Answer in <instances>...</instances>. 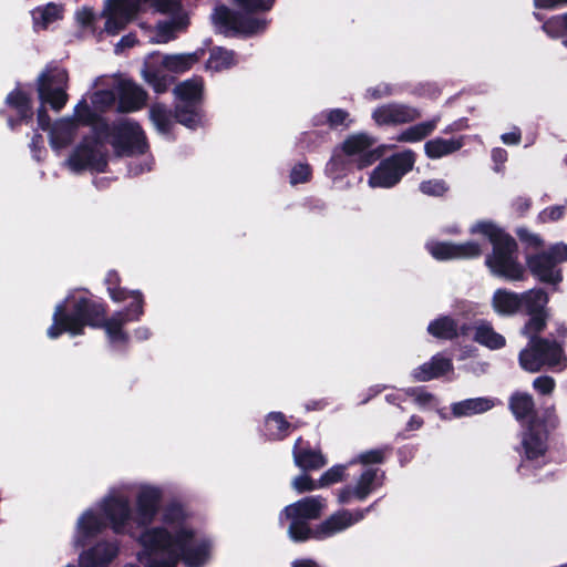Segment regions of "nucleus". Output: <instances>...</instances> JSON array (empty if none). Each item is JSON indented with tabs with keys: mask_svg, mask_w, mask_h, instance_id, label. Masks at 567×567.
Segmentation results:
<instances>
[{
	"mask_svg": "<svg viewBox=\"0 0 567 567\" xmlns=\"http://www.w3.org/2000/svg\"><path fill=\"white\" fill-rule=\"evenodd\" d=\"M7 103L17 111L21 118H27L32 115L30 97L20 89H16L7 96Z\"/></svg>",
	"mask_w": 567,
	"mask_h": 567,
	"instance_id": "79ce46f5",
	"label": "nucleus"
},
{
	"mask_svg": "<svg viewBox=\"0 0 567 567\" xmlns=\"http://www.w3.org/2000/svg\"><path fill=\"white\" fill-rule=\"evenodd\" d=\"M204 83L199 78L186 80L174 89L176 100L175 117L188 128L202 124V116L196 105L202 101Z\"/></svg>",
	"mask_w": 567,
	"mask_h": 567,
	"instance_id": "39448f33",
	"label": "nucleus"
},
{
	"mask_svg": "<svg viewBox=\"0 0 567 567\" xmlns=\"http://www.w3.org/2000/svg\"><path fill=\"white\" fill-rule=\"evenodd\" d=\"M519 293L507 289H497L492 297V307L501 316H512L520 309Z\"/></svg>",
	"mask_w": 567,
	"mask_h": 567,
	"instance_id": "c756f323",
	"label": "nucleus"
},
{
	"mask_svg": "<svg viewBox=\"0 0 567 567\" xmlns=\"http://www.w3.org/2000/svg\"><path fill=\"white\" fill-rule=\"evenodd\" d=\"M97 112L99 111H95V109L92 111L87 103L84 100H82L76 104L74 109L73 120L75 121L76 125L78 123L89 124L95 120Z\"/></svg>",
	"mask_w": 567,
	"mask_h": 567,
	"instance_id": "8fccbe9b",
	"label": "nucleus"
},
{
	"mask_svg": "<svg viewBox=\"0 0 567 567\" xmlns=\"http://www.w3.org/2000/svg\"><path fill=\"white\" fill-rule=\"evenodd\" d=\"M32 18L35 29H47L52 22L62 18V7L55 3L38 7L32 11Z\"/></svg>",
	"mask_w": 567,
	"mask_h": 567,
	"instance_id": "ea45409f",
	"label": "nucleus"
},
{
	"mask_svg": "<svg viewBox=\"0 0 567 567\" xmlns=\"http://www.w3.org/2000/svg\"><path fill=\"white\" fill-rule=\"evenodd\" d=\"M292 456L296 466L303 472L317 471L327 464V460L319 450H313L308 441L298 437L293 444Z\"/></svg>",
	"mask_w": 567,
	"mask_h": 567,
	"instance_id": "aec40b11",
	"label": "nucleus"
},
{
	"mask_svg": "<svg viewBox=\"0 0 567 567\" xmlns=\"http://www.w3.org/2000/svg\"><path fill=\"white\" fill-rule=\"evenodd\" d=\"M212 18L215 25L225 33L234 31L244 34H256L264 31L267 25V21L264 19H240L225 6L217 7Z\"/></svg>",
	"mask_w": 567,
	"mask_h": 567,
	"instance_id": "1a4fd4ad",
	"label": "nucleus"
},
{
	"mask_svg": "<svg viewBox=\"0 0 567 567\" xmlns=\"http://www.w3.org/2000/svg\"><path fill=\"white\" fill-rule=\"evenodd\" d=\"M78 527L82 537L93 538L100 535L107 527V524L94 512L86 511L79 518Z\"/></svg>",
	"mask_w": 567,
	"mask_h": 567,
	"instance_id": "4c0bfd02",
	"label": "nucleus"
},
{
	"mask_svg": "<svg viewBox=\"0 0 567 567\" xmlns=\"http://www.w3.org/2000/svg\"><path fill=\"white\" fill-rule=\"evenodd\" d=\"M349 114L340 109L332 110L328 114V122L331 126L343 125L348 123Z\"/></svg>",
	"mask_w": 567,
	"mask_h": 567,
	"instance_id": "bf43d9fd",
	"label": "nucleus"
},
{
	"mask_svg": "<svg viewBox=\"0 0 567 567\" xmlns=\"http://www.w3.org/2000/svg\"><path fill=\"white\" fill-rule=\"evenodd\" d=\"M462 145L463 143L458 138L445 140L436 137L424 144V152L427 157L437 159L458 151Z\"/></svg>",
	"mask_w": 567,
	"mask_h": 567,
	"instance_id": "473e14b6",
	"label": "nucleus"
},
{
	"mask_svg": "<svg viewBox=\"0 0 567 567\" xmlns=\"http://www.w3.org/2000/svg\"><path fill=\"white\" fill-rule=\"evenodd\" d=\"M78 125L71 117H63L53 123L49 130V143L59 152L66 148L74 140Z\"/></svg>",
	"mask_w": 567,
	"mask_h": 567,
	"instance_id": "5701e85b",
	"label": "nucleus"
},
{
	"mask_svg": "<svg viewBox=\"0 0 567 567\" xmlns=\"http://www.w3.org/2000/svg\"><path fill=\"white\" fill-rule=\"evenodd\" d=\"M351 526L350 512L341 509L313 526L311 540H324Z\"/></svg>",
	"mask_w": 567,
	"mask_h": 567,
	"instance_id": "412c9836",
	"label": "nucleus"
},
{
	"mask_svg": "<svg viewBox=\"0 0 567 567\" xmlns=\"http://www.w3.org/2000/svg\"><path fill=\"white\" fill-rule=\"evenodd\" d=\"M241 8L247 10H269L275 0H235Z\"/></svg>",
	"mask_w": 567,
	"mask_h": 567,
	"instance_id": "6e6d98bb",
	"label": "nucleus"
},
{
	"mask_svg": "<svg viewBox=\"0 0 567 567\" xmlns=\"http://www.w3.org/2000/svg\"><path fill=\"white\" fill-rule=\"evenodd\" d=\"M66 164L74 172H80L85 168L103 171L106 165V159L100 144L89 142L76 147Z\"/></svg>",
	"mask_w": 567,
	"mask_h": 567,
	"instance_id": "ddd939ff",
	"label": "nucleus"
},
{
	"mask_svg": "<svg viewBox=\"0 0 567 567\" xmlns=\"http://www.w3.org/2000/svg\"><path fill=\"white\" fill-rule=\"evenodd\" d=\"M155 61V55L151 54L145 61V68L142 71L144 80L152 85L156 93H163L167 90L169 81L166 76L159 75L152 70Z\"/></svg>",
	"mask_w": 567,
	"mask_h": 567,
	"instance_id": "a19ab883",
	"label": "nucleus"
},
{
	"mask_svg": "<svg viewBox=\"0 0 567 567\" xmlns=\"http://www.w3.org/2000/svg\"><path fill=\"white\" fill-rule=\"evenodd\" d=\"M373 140L367 134H354L349 136L342 144V151L346 155L354 157L359 168L367 167L374 163L381 155V152L372 150Z\"/></svg>",
	"mask_w": 567,
	"mask_h": 567,
	"instance_id": "2eb2a0df",
	"label": "nucleus"
},
{
	"mask_svg": "<svg viewBox=\"0 0 567 567\" xmlns=\"http://www.w3.org/2000/svg\"><path fill=\"white\" fill-rule=\"evenodd\" d=\"M117 543L102 540L80 555L82 567H107L118 555Z\"/></svg>",
	"mask_w": 567,
	"mask_h": 567,
	"instance_id": "6ab92c4d",
	"label": "nucleus"
},
{
	"mask_svg": "<svg viewBox=\"0 0 567 567\" xmlns=\"http://www.w3.org/2000/svg\"><path fill=\"white\" fill-rule=\"evenodd\" d=\"M508 409L518 422L538 420L534 398L527 392H514L508 399Z\"/></svg>",
	"mask_w": 567,
	"mask_h": 567,
	"instance_id": "a878e982",
	"label": "nucleus"
},
{
	"mask_svg": "<svg viewBox=\"0 0 567 567\" xmlns=\"http://www.w3.org/2000/svg\"><path fill=\"white\" fill-rule=\"evenodd\" d=\"M565 209H566L565 205L550 206V207L543 209L539 213L538 218L543 223L556 221L559 218H561V216L565 213Z\"/></svg>",
	"mask_w": 567,
	"mask_h": 567,
	"instance_id": "864d4df0",
	"label": "nucleus"
},
{
	"mask_svg": "<svg viewBox=\"0 0 567 567\" xmlns=\"http://www.w3.org/2000/svg\"><path fill=\"white\" fill-rule=\"evenodd\" d=\"M327 498L321 495L306 496L285 506L279 513V523L289 522L287 535L293 543L311 540L313 526L311 520L320 519L327 508Z\"/></svg>",
	"mask_w": 567,
	"mask_h": 567,
	"instance_id": "20e7f679",
	"label": "nucleus"
},
{
	"mask_svg": "<svg viewBox=\"0 0 567 567\" xmlns=\"http://www.w3.org/2000/svg\"><path fill=\"white\" fill-rule=\"evenodd\" d=\"M383 478L384 472H381L379 468H367L359 476L357 484L353 486L354 498L358 501H364L377 486L382 485V482L377 483L378 477Z\"/></svg>",
	"mask_w": 567,
	"mask_h": 567,
	"instance_id": "7c9ffc66",
	"label": "nucleus"
},
{
	"mask_svg": "<svg viewBox=\"0 0 567 567\" xmlns=\"http://www.w3.org/2000/svg\"><path fill=\"white\" fill-rule=\"evenodd\" d=\"M427 249L437 260L475 258L482 254V248L474 241L464 244L430 243Z\"/></svg>",
	"mask_w": 567,
	"mask_h": 567,
	"instance_id": "f3484780",
	"label": "nucleus"
},
{
	"mask_svg": "<svg viewBox=\"0 0 567 567\" xmlns=\"http://www.w3.org/2000/svg\"><path fill=\"white\" fill-rule=\"evenodd\" d=\"M344 465H334L330 467L319 478V485L324 487L341 482L344 477Z\"/></svg>",
	"mask_w": 567,
	"mask_h": 567,
	"instance_id": "09e8293b",
	"label": "nucleus"
},
{
	"mask_svg": "<svg viewBox=\"0 0 567 567\" xmlns=\"http://www.w3.org/2000/svg\"><path fill=\"white\" fill-rule=\"evenodd\" d=\"M494 406L492 400L487 398L466 399L452 404V413L456 417L470 416L484 413Z\"/></svg>",
	"mask_w": 567,
	"mask_h": 567,
	"instance_id": "2f4dec72",
	"label": "nucleus"
},
{
	"mask_svg": "<svg viewBox=\"0 0 567 567\" xmlns=\"http://www.w3.org/2000/svg\"><path fill=\"white\" fill-rule=\"evenodd\" d=\"M115 101V92L111 89H101L92 96V104L95 111H104Z\"/></svg>",
	"mask_w": 567,
	"mask_h": 567,
	"instance_id": "c03bdc74",
	"label": "nucleus"
},
{
	"mask_svg": "<svg viewBox=\"0 0 567 567\" xmlns=\"http://www.w3.org/2000/svg\"><path fill=\"white\" fill-rule=\"evenodd\" d=\"M311 174L310 167L307 164L296 165L290 173V183L292 185L305 183L309 179Z\"/></svg>",
	"mask_w": 567,
	"mask_h": 567,
	"instance_id": "5fc2aeb1",
	"label": "nucleus"
},
{
	"mask_svg": "<svg viewBox=\"0 0 567 567\" xmlns=\"http://www.w3.org/2000/svg\"><path fill=\"white\" fill-rule=\"evenodd\" d=\"M408 394L414 396L415 402L420 405H426L434 400V395L422 388H412Z\"/></svg>",
	"mask_w": 567,
	"mask_h": 567,
	"instance_id": "4d7b16f0",
	"label": "nucleus"
},
{
	"mask_svg": "<svg viewBox=\"0 0 567 567\" xmlns=\"http://www.w3.org/2000/svg\"><path fill=\"white\" fill-rule=\"evenodd\" d=\"M557 264L567 261V245L559 243L549 248L547 251Z\"/></svg>",
	"mask_w": 567,
	"mask_h": 567,
	"instance_id": "13d9d810",
	"label": "nucleus"
},
{
	"mask_svg": "<svg viewBox=\"0 0 567 567\" xmlns=\"http://www.w3.org/2000/svg\"><path fill=\"white\" fill-rule=\"evenodd\" d=\"M452 369L453 364L450 358L432 357L429 362L415 368L412 372V377L415 381L426 382L445 375Z\"/></svg>",
	"mask_w": 567,
	"mask_h": 567,
	"instance_id": "393cba45",
	"label": "nucleus"
},
{
	"mask_svg": "<svg viewBox=\"0 0 567 567\" xmlns=\"http://www.w3.org/2000/svg\"><path fill=\"white\" fill-rule=\"evenodd\" d=\"M118 137L121 143L126 147L127 153H143L146 144L145 136L141 126L135 122H123L120 124Z\"/></svg>",
	"mask_w": 567,
	"mask_h": 567,
	"instance_id": "bb28decb",
	"label": "nucleus"
},
{
	"mask_svg": "<svg viewBox=\"0 0 567 567\" xmlns=\"http://www.w3.org/2000/svg\"><path fill=\"white\" fill-rule=\"evenodd\" d=\"M150 117L161 133L169 132L173 125V117L164 105L153 104L150 109Z\"/></svg>",
	"mask_w": 567,
	"mask_h": 567,
	"instance_id": "37998d69",
	"label": "nucleus"
},
{
	"mask_svg": "<svg viewBox=\"0 0 567 567\" xmlns=\"http://www.w3.org/2000/svg\"><path fill=\"white\" fill-rule=\"evenodd\" d=\"M471 231L484 235L493 245V250L487 255L485 262L494 276L508 281L524 279L525 269L518 260L517 245L509 235L488 221L475 224Z\"/></svg>",
	"mask_w": 567,
	"mask_h": 567,
	"instance_id": "7ed1b4c3",
	"label": "nucleus"
},
{
	"mask_svg": "<svg viewBox=\"0 0 567 567\" xmlns=\"http://www.w3.org/2000/svg\"><path fill=\"white\" fill-rule=\"evenodd\" d=\"M152 6L156 11L172 16V20L156 25L154 34L150 37L152 42L166 43L175 38L177 31L184 30L188 24L187 14L182 10L178 0H153Z\"/></svg>",
	"mask_w": 567,
	"mask_h": 567,
	"instance_id": "0eeeda50",
	"label": "nucleus"
},
{
	"mask_svg": "<svg viewBox=\"0 0 567 567\" xmlns=\"http://www.w3.org/2000/svg\"><path fill=\"white\" fill-rule=\"evenodd\" d=\"M520 296V308H524L528 315L547 312L548 295L539 288L529 289Z\"/></svg>",
	"mask_w": 567,
	"mask_h": 567,
	"instance_id": "72a5a7b5",
	"label": "nucleus"
},
{
	"mask_svg": "<svg viewBox=\"0 0 567 567\" xmlns=\"http://www.w3.org/2000/svg\"><path fill=\"white\" fill-rule=\"evenodd\" d=\"M163 493L158 487H142L135 499V514L133 520L140 527H146L153 524L159 512Z\"/></svg>",
	"mask_w": 567,
	"mask_h": 567,
	"instance_id": "9d476101",
	"label": "nucleus"
},
{
	"mask_svg": "<svg viewBox=\"0 0 567 567\" xmlns=\"http://www.w3.org/2000/svg\"><path fill=\"white\" fill-rule=\"evenodd\" d=\"M188 514L181 503H168L163 511L165 526L145 528L138 536L143 553L153 556L165 554L163 559H152L147 567H204L210 559L213 543L208 537H197L193 527L185 526Z\"/></svg>",
	"mask_w": 567,
	"mask_h": 567,
	"instance_id": "f03ea898",
	"label": "nucleus"
},
{
	"mask_svg": "<svg viewBox=\"0 0 567 567\" xmlns=\"http://www.w3.org/2000/svg\"><path fill=\"white\" fill-rule=\"evenodd\" d=\"M102 513L110 528L116 535L127 534V525L133 520L130 502L124 496H109L103 501Z\"/></svg>",
	"mask_w": 567,
	"mask_h": 567,
	"instance_id": "f8f14e48",
	"label": "nucleus"
},
{
	"mask_svg": "<svg viewBox=\"0 0 567 567\" xmlns=\"http://www.w3.org/2000/svg\"><path fill=\"white\" fill-rule=\"evenodd\" d=\"M440 121V117L436 116L430 121L422 122L419 124H415L413 126L408 127L403 132H401L395 140L398 142H406V143H414L423 140L427 135H430Z\"/></svg>",
	"mask_w": 567,
	"mask_h": 567,
	"instance_id": "e433bc0d",
	"label": "nucleus"
},
{
	"mask_svg": "<svg viewBox=\"0 0 567 567\" xmlns=\"http://www.w3.org/2000/svg\"><path fill=\"white\" fill-rule=\"evenodd\" d=\"M354 497V492L352 486H344L340 489L338 495V501L341 504H347L350 502V499Z\"/></svg>",
	"mask_w": 567,
	"mask_h": 567,
	"instance_id": "338daca9",
	"label": "nucleus"
},
{
	"mask_svg": "<svg viewBox=\"0 0 567 567\" xmlns=\"http://www.w3.org/2000/svg\"><path fill=\"white\" fill-rule=\"evenodd\" d=\"M421 116L420 110L401 103H389L377 107L372 117L379 125H400L413 122Z\"/></svg>",
	"mask_w": 567,
	"mask_h": 567,
	"instance_id": "4468645a",
	"label": "nucleus"
},
{
	"mask_svg": "<svg viewBox=\"0 0 567 567\" xmlns=\"http://www.w3.org/2000/svg\"><path fill=\"white\" fill-rule=\"evenodd\" d=\"M391 93V90L388 85H379L374 89H369L368 94L372 99H380L386 96Z\"/></svg>",
	"mask_w": 567,
	"mask_h": 567,
	"instance_id": "69168bd1",
	"label": "nucleus"
},
{
	"mask_svg": "<svg viewBox=\"0 0 567 567\" xmlns=\"http://www.w3.org/2000/svg\"><path fill=\"white\" fill-rule=\"evenodd\" d=\"M146 92L130 80H123L118 84V109L122 112H134L146 103Z\"/></svg>",
	"mask_w": 567,
	"mask_h": 567,
	"instance_id": "4be33fe9",
	"label": "nucleus"
},
{
	"mask_svg": "<svg viewBox=\"0 0 567 567\" xmlns=\"http://www.w3.org/2000/svg\"><path fill=\"white\" fill-rule=\"evenodd\" d=\"M501 138L505 144L515 145L520 142V132L518 128H515L509 133L503 134Z\"/></svg>",
	"mask_w": 567,
	"mask_h": 567,
	"instance_id": "0e129e2a",
	"label": "nucleus"
},
{
	"mask_svg": "<svg viewBox=\"0 0 567 567\" xmlns=\"http://www.w3.org/2000/svg\"><path fill=\"white\" fill-rule=\"evenodd\" d=\"M110 297L115 302L131 300L124 311L114 313L105 320L104 308L85 297L83 292L69 295L64 301L55 307L53 322L48 329V336L55 339L63 332L75 336L82 332L85 326L103 327L110 342H125L127 336L123 326L136 321L143 315V295L138 290H124L118 287L120 278L115 271H110L105 278Z\"/></svg>",
	"mask_w": 567,
	"mask_h": 567,
	"instance_id": "f257e3e1",
	"label": "nucleus"
},
{
	"mask_svg": "<svg viewBox=\"0 0 567 567\" xmlns=\"http://www.w3.org/2000/svg\"><path fill=\"white\" fill-rule=\"evenodd\" d=\"M236 64L235 53L220 47L212 49L206 69L213 72L227 70Z\"/></svg>",
	"mask_w": 567,
	"mask_h": 567,
	"instance_id": "58836bf2",
	"label": "nucleus"
},
{
	"mask_svg": "<svg viewBox=\"0 0 567 567\" xmlns=\"http://www.w3.org/2000/svg\"><path fill=\"white\" fill-rule=\"evenodd\" d=\"M529 316V320L523 328V334L529 338L530 350L536 352V354H558L563 352V348L557 341L537 337L546 328L548 312Z\"/></svg>",
	"mask_w": 567,
	"mask_h": 567,
	"instance_id": "9b49d317",
	"label": "nucleus"
},
{
	"mask_svg": "<svg viewBox=\"0 0 567 567\" xmlns=\"http://www.w3.org/2000/svg\"><path fill=\"white\" fill-rule=\"evenodd\" d=\"M526 265L530 274L542 282L557 285L563 279L560 269L548 252L527 256Z\"/></svg>",
	"mask_w": 567,
	"mask_h": 567,
	"instance_id": "a211bd4d",
	"label": "nucleus"
},
{
	"mask_svg": "<svg viewBox=\"0 0 567 567\" xmlns=\"http://www.w3.org/2000/svg\"><path fill=\"white\" fill-rule=\"evenodd\" d=\"M293 489H296L299 494H303L307 492H312L317 488H320L319 481H315L310 475L306 472L296 476L291 483Z\"/></svg>",
	"mask_w": 567,
	"mask_h": 567,
	"instance_id": "49530a36",
	"label": "nucleus"
},
{
	"mask_svg": "<svg viewBox=\"0 0 567 567\" xmlns=\"http://www.w3.org/2000/svg\"><path fill=\"white\" fill-rule=\"evenodd\" d=\"M291 567H322L311 558H300L291 563Z\"/></svg>",
	"mask_w": 567,
	"mask_h": 567,
	"instance_id": "774afa93",
	"label": "nucleus"
},
{
	"mask_svg": "<svg viewBox=\"0 0 567 567\" xmlns=\"http://www.w3.org/2000/svg\"><path fill=\"white\" fill-rule=\"evenodd\" d=\"M517 235L522 241H525L528 245L538 247V246H542V244H543V240L538 235L533 234V233L528 231L527 229H518Z\"/></svg>",
	"mask_w": 567,
	"mask_h": 567,
	"instance_id": "052dcab7",
	"label": "nucleus"
},
{
	"mask_svg": "<svg viewBox=\"0 0 567 567\" xmlns=\"http://www.w3.org/2000/svg\"><path fill=\"white\" fill-rule=\"evenodd\" d=\"M556 383L551 377L540 375L533 381V388L543 395L551 394L555 390Z\"/></svg>",
	"mask_w": 567,
	"mask_h": 567,
	"instance_id": "603ef678",
	"label": "nucleus"
},
{
	"mask_svg": "<svg viewBox=\"0 0 567 567\" xmlns=\"http://www.w3.org/2000/svg\"><path fill=\"white\" fill-rule=\"evenodd\" d=\"M385 460L384 450L374 449L362 452L358 455L357 461L363 465L382 464Z\"/></svg>",
	"mask_w": 567,
	"mask_h": 567,
	"instance_id": "3c124183",
	"label": "nucleus"
},
{
	"mask_svg": "<svg viewBox=\"0 0 567 567\" xmlns=\"http://www.w3.org/2000/svg\"><path fill=\"white\" fill-rule=\"evenodd\" d=\"M68 72L54 69L42 73L38 80V94L42 103H49L55 111H60L68 101Z\"/></svg>",
	"mask_w": 567,
	"mask_h": 567,
	"instance_id": "6e6552de",
	"label": "nucleus"
},
{
	"mask_svg": "<svg viewBox=\"0 0 567 567\" xmlns=\"http://www.w3.org/2000/svg\"><path fill=\"white\" fill-rule=\"evenodd\" d=\"M155 60L168 71L172 72H184L188 70L193 64H195L199 56L197 53H187V54H173V55H158L154 54Z\"/></svg>",
	"mask_w": 567,
	"mask_h": 567,
	"instance_id": "f704fd0d",
	"label": "nucleus"
},
{
	"mask_svg": "<svg viewBox=\"0 0 567 567\" xmlns=\"http://www.w3.org/2000/svg\"><path fill=\"white\" fill-rule=\"evenodd\" d=\"M76 20L82 25H89L94 20V13L89 8H83L76 12Z\"/></svg>",
	"mask_w": 567,
	"mask_h": 567,
	"instance_id": "680f3d73",
	"label": "nucleus"
},
{
	"mask_svg": "<svg viewBox=\"0 0 567 567\" xmlns=\"http://www.w3.org/2000/svg\"><path fill=\"white\" fill-rule=\"evenodd\" d=\"M467 329L465 324L460 327L457 322L449 316L439 317L432 320L427 326V332L432 337L443 340H452L458 336H463L466 333Z\"/></svg>",
	"mask_w": 567,
	"mask_h": 567,
	"instance_id": "cd10ccee",
	"label": "nucleus"
},
{
	"mask_svg": "<svg viewBox=\"0 0 567 567\" xmlns=\"http://www.w3.org/2000/svg\"><path fill=\"white\" fill-rule=\"evenodd\" d=\"M415 156L412 151H404L383 159L370 174L368 184L372 188H391L414 165Z\"/></svg>",
	"mask_w": 567,
	"mask_h": 567,
	"instance_id": "423d86ee",
	"label": "nucleus"
},
{
	"mask_svg": "<svg viewBox=\"0 0 567 567\" xmlns=\"http://www.w3.org/2000/svg\"><path fill=\"white\" fill-rule=\"evenodd\" d=\"M474 340L489 350H498L505 346V338L487 322H482L475 327Z\"/></svg>",
	"mask_w": 567,
	"mask_h": 567,
	"instance_id": "c9c22d12",
	"label": "nucleus"
},
{
	"mask_svg": "<svg viewBox=\"0 0 567 567\" xmlns=\"http://www.w3.org/2000/svg\"><path fill=\"white\" fill-rule=\"evenodd\" d=\"M420 190L427 196H443L449 190V185L443 179H429L420 184Z\"/></svg>",
	"mask_w": 567,
	"mask_h": 567,
	"instance_id": "a18cd8bd",
	"label": "nucleus"
},
{
	"mask_svg": "<svg viewBox=\"0 0 567 567\" xmlns=\"http://www.w3.org/2000/svg\"><path fill=\"white\" fill-rule=\"evenodd\" d=\"M536 8L555 9L563 4H567V0H534Z\"/></svg>",
	"mask_w": 567,
	"mask_h": 567,
	"instance_id": "e2e57ef3",
	"label": "nucleus"
},
{
	"mask_svg": "<svg viewBox=\"0 0 567 567\" xmlns=\"http://www.w3.org/2000/svg\"><path fill=\"white\" fill-rule=\"evenodd\" d=\"M293 429L296 426L287 421L282 412H270L265 419L264 435L269 441H282Z\"/></svg>",
	"mask_w": 567,
	"mask_h": 567,
	"instance_id": "c85d7f7f",
	"label": "nucleus"
},
{
	"mask_svg": "<svg viewBox=\"0 0 567 567\" xmlns=\"http://www.w3.org/2000/svg\"><path fill=\"white\" fill-rule=\"evenodd\" d=\"M523 370L537 372L559 373L567 368V357H518Z\"/></svg>",
	"mask_w": 567,
	"mask_h": 567,
	"instance_id": "b1692460",
	"label": "nucleus"
},
{
	"mask_svg": "<svg viewBox=\"0 0 567 567\" xmlns=\"http://www.w3.org/2000/svg\"><path fill=\"white\" fill-rule=\"evenodd\" d=\"M548 433L539 420H530L524 432L522 444L525 457L535 461L547 452Z\"/></svg>",
	"mask_w": 567,
	"mask_h": 567,
	"instance_id": "dca6fc26",
	"label": "nucleus"
},
{
	"mask_svg": "<svg viewBox=\"0 0 567 567\" xmlns=\"http://www.w3.org/2000/svg\"><path fill=\"white\" fill-rule=\"evenodd\" d=\"M546 33L551 37H559L567 33V23L565 14L556 16L546 21L543 25Z\"/></svg>",
	"mask_w": 567,
	"mask_h": 567,
	"instance_id": "de8ad7c7",
	"label": "nucleus"
}]
</instances>
